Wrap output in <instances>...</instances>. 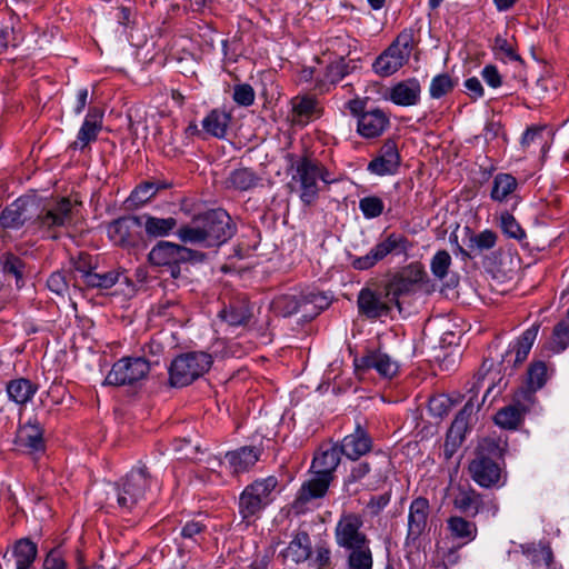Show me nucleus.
I'll return each instance as SVG.
<instances>
[{"mask_svg":"<svg viewBox=\"0 0 569 569\" xmlns=\"http://www.w3.org/2000/svg\"><path fill=\"white\" fill-rule=\"evenodd\" d=\"M237 227L223 209L208 210L193 218L190 224L179 228L177 234L184 243L203 248H218L230 240Z\"/></svg>","mask_w":569,"mask_h":569,"instance_id":"1","label":"nucleus"},{"mask_svg":"<svg viewBox=\"0 0 569 569\" xmlns=\"http://www.w3.org/2000/svg\"><path fill=\"white\" fill-rule=\"evenodd\" d=\"M506 446V442L496 436H488L479 440L475 458L468 467L470 477L477 485L482 488H491L499 483L501 468L497 461L502 459Z\"/></svg>","mask_w":569,"mask_h":569,"instance_id":"2","label":"nucleus"},{"mask_svg":"<svg viewBox=\"0 0 569 569\" xmlns=\"http://www.w3.org/2000/svg\"><path fill=\"white\" fill-rule=\"evenodd\" d=\"M292 168L295 171L292 182L296 184L300 201L306 207L313 206L319 199L320 182L331 184L338 181L321 161L309 156L301 157Z\"/></svg>","mask_w":569,"mask_h":569,"instance_id":"3","label":"nucleus"},{"mask_svg":"<svg viewBox=\"0 0 569 569\" xmlns=\"http://www.w3.org/2000/svg\"><path fill=\"white\" fill-rule=\"evenodd\" d=\"M73 221V204L69 198L51 199L43 203L37 200V213L32 220L33 232H39L47 239H58L61 231L71 227Z\"/></svg>","mask_w":569,"mask_h":569,"instance_id":"4","label":"nucleus"},{"mask_svg":"<svg viewBox=\"0 0 569 569\" xmlns=\"http://www.w3.org/2000/svg\"><path fill=\"white\" fill-rule=\"evenodd\" d=\"M390 460L386 452L378 450L363 460L353 461L343 486L353 493L361 490H375L386 479V469Z\"/></svg>","mask_w":569,"mask_h":569,"instance_id":"5","label":"nucleus"},{"mask_svg":"<svg viewBox=\"0 0 569 569\" xmlns=\"http://www.w3.org/2000/svg\"><path fill=\"white\" fill-rule=\"evenodd\" d=\"M206 258V253L201 251L169 241L158 242L148 254L151 264L167 268L173 279L181 277L182 270L188 269V263H199Z\"/></svg>","mask_w":569,"mask_h":569,"instance_id":"6","label":"nucleus"},{"mask_svg":"<svg viewBox=\"0 0 569 569\" xmlns=\"http://www.w3.org/2000/svg\"><path fill=\"white\" fill-rule=\"evenodd\" d=\"M415 43L412 29L402 30L391 44L373 61L372 70L379 77H390L409 60Z\"/></svg>","mask_w":569,"mask_h":569,"instance_id":"7","label":"nucleus"},{"mask_svg":"<svg viewBox=\"0 0 569 569\" xmlns=\"http://www.w3.org/2000/svg\"><path fill=\"white\" fill-rule=\"evenodd\" d=\"M212 362L207 352L181 353L171 361L169 382L172 387H186L208 372Z\"/></svg>","mask_w":569,"mask_h":569,"instance_id":"8","label":"nucleus"},{"mask_svg":"<svg viewBox=\"0 0 569 569\" xmlns=\"http://www.w3.org/2000/svg\"><path fill=\"white\" fill-rule=\"evenodd\" d=\"M152 479L144 465L139 463L114 487L118 506L129 511L144 499Z\"/></svg>","mask_w":569,"mask_h":569,"instance_id":"9","label":"nucleus"},{"mask_svg":"<svg viewBox=\"0 0 569 569\" xmlns=\"http://www.w3.org/2000/svg\"><path fill=\"white\" fill-rule=\"evenodd\" d=\"M428 274L420 262H411L386 283V297L401 310L400 299L413 295L420 284L427 281Z\"/></svg>","mask_w":569,"mask_h":569,"instance_id":"10","label":"nucleus"},{"mask_svg":"<svg viewBox=\"0 0 569 569\" xmlns=\"http://www.w3.org/2000/svg\"><path fill=\"white\" fill-rule=\"evenodd\" d=\"M151 370V363L141 356H127L116 361L108 372L104 385L122 387L137 386L147 379Z\"/></svg>","mask_w":569,"mask_h":569,"instance_id":"11","label":"nucleus"},{"mask_svg":"<svg viewBox=\"0 0 569 569\" xmlns=\"http://www.w3.org/2000/svg\"><path fill=\"white\" fill-rule=\"evenodd\" d=\"M410 248L411 243L405 234L391 232L371 248L367 254L355 258L351 264L356 270H368L389 254L407 256Z\"/></svg>","mask_w":569,"mask_h":569,"instance_id":"12","label":"nucleus"},{"mask_svg":"<svg viewBox=\"0 0 569 569\" xmlns=\"http://www.w3.org/2000/svg\"><path fill=\"white\" fill-rule=\"evenodd\" d=\"M362 527L363 519L360 515L355 512L343 513L335 528L336 543L345 550L370 543L368 536L362 531Z\"/></svg>","mask_w":569,"mask_h":569,"instance_id":"13","label":"nucleus"},{"mask_svg":"<svg viewBox=\"0 0 569 569\" xmlns=\"http://www.w3.org/2000/svg\"><path fill=\"white\" fill-rule=\"evenodd\" d=\"M110 240L122 248H136L143 242L139 216H126L112 221L108 227Z\"/></svg>","mask_w":569,"mask_h":569,"instance_id":"14","label":"nucleus"},{"mask_svg":"<svg viewBox=\"0 0 569 569\" xmlns=\"http://www.w3.org/2000/svg\"><path fill=\"white\" fill-rule=\"evenodd\" d=\"M37 213V200L33 198H19L0 213V226L3 229H19L26 222L32 230V220Z\"/></svg>","mask_w":569,"mask_h":569,"instance_id":"15","label":"nucleus"},{"mask_svg":"<svg viewBox=\"0 0 569 569\" xmlns=\"http://www.w3.org/2000/svg\"><path fill=\"white\" fill-rule=\"evenodd\" d=\"M479 408L480 403L475 402L473 397H470L462 409L457 413L446 437L445 450L448 457L451 456L452 451L462 443L466 432L470 426L472 415L479 410Z\"/></svg>","mask_w":569,"mask_h":569,"instance_id":"16","label":"nucleus"},{"mask_svg":"<svg viewBox=\"0 0 569 569\" xmlns=\"http://www.w3.org/2000/svg\"><path fill=\"white\" fill-rule=\"evenodd\" d=\"M539 328L540 326L538 323H533L509 345V349L502 356L501 360L505 370L508 368L513 369L523 363L538 336Z\"/></svg>","mask_w":569,"mask_h":569,"instance_id":"17","label":"nucleus"},{"mask_svg":"<svg viewBox=\"0 0 569 569\" xmlns=\"http://www.w3.org/2000/svg\"><path fill=\"white\" fill-rule=\"evenodd\" d=\"M357 303L359 313L369 319L388 316L395 306V302L386 297V288L382 292H376L369 288L361 289Z\"/></svg>","mask_w":569,"mask_h":569,"instance_id":"18","label":"nucleus"},{"mask_svg":"<svg viewBox=\"0 0 569 569\" xmlns=\"http://www.w3.org/2000/svg\"><path fill=\"white\" fill-rule=\"evenodd\" d=\"M338 448L347 459L357 461L372 451L373 440L367 430L358 423L352 433L343 437Z\"/></svg>","mask_w":569,"mask_h":569,"instance_id":"19","label":"nucleus"},{"mask_svg":"<svg viewBox=\"0 0 569 569\" xmlns=\"http://www.w3.org/2000/svg\"><path fill=\"white\" fill-rule=\"evenodd\" d=\"M44 430L34 418L21 425L17 431L14 443L30 455L42 453L46 450Z\"/></svg>","mask_w":569,"mask_h":569,"instance_id":"20","label":"nucleus"},{"mask_svg":"<svg viewBox=\"0 0 569 569\" xmlns=\"http://www.w3.org/2000/svg\"><path fill=\"white\" fill-rule=\"evenodd\" d=\"M356 370L366 371L375 369L382 378L391 379L399 371V363L388 353L380 350L369 351L353 360Z\"/></svg>","mask_w":569,"mask_h":569,"instance_id":"21","label":"nucleus"},{"mask_svg":"<svg viewBox=\"0 0 569 569\" xmlns=\"http://www.w3.org/2000/svg\"><path fill=\"white\" fill-rule=\"evenodd\" d=\"M401 163V158L393 140L388 139L380 148L378 156L375 157L367 167V170L376 176H392L397 173Z\"/></svg>","mask_w":569,"mask_h":569,"instance_id":"22","label":"nucleus"},{"mask_svg":"<svg viewBox=\"0 0 569 569\" xmlns=\"http://www.w3.org/2000/svg\"><path fill=\"white\" fill-rule=\"evenodd\" d=\"M331 481L312 473V477L302 482L292 502V509L297 513L305 512L309 502L323 498Z\"/></svg>","mask_w":569,"mask_h":569,"instance_id":"23","label":"nucleus"},{"mask_svg":"<svg viewBox=\"0 0 569 569\" xmlns=\"http://www.w3.org/2000/svg\"><path fill=\"white\" fill-rule=\"evenodd\" d=\"M390 126L389 114L380 109L367 110L357 121V132L365 139L380 137Z\"/></svg>","mask_w":569,"mask_h":569,"instance_id":"24","label":"nucleus"},{"mask_svg":"<svg viewBox=\"0 0 569 569\" xmlns=\"http://www.w3.org/2000/svg\"><path fill=\"white\" fill-rule=\"evenodd\" d=\"M519 392H515L512 402L501 408L495 416V422L503 429L513 430L521 423L523 416L533 402L527 401Z\"/></svg>","mask_w":569,"mask_h":569,"instance_id":"25","label":"nucleus"},{"mask_svg":"<svg viewBox=\"0 0 569 569\" xmlns=\"http://www.w3.org/2000/svg\"><path fill=\"white\" fill-rule=\"evenodd\" d=\"M429 511L428 499L418 497L411 501L408 513L407 540L416 541L422 536L427 528Z\"/></svg>","mask_w":569,"mask_h":569,"instance_id":"26","label":"nucleus"},{"mask_svg":"<svg viewBox=\"0 0 569 569\" xmlns=\"http://www.w3.org/2000/svg\"><path fill=\"white\" fill-rule=\"evenodd\" d=\"M102 119L103 112L100 109L90 108L71 147L83 150L89 143L96 141L102 129Z\"/></svg>","mask_w":569,"mask_h":569,"instance_id":"27","label":"nucleus"},{"mask_svg":"<svg viewBox=\"0 0 569 569\" xmlns=\"http://www.w3.org/2000/svg\"><path fill=\"white\" fill-rule=\"evenodd\" d=\"M549 378V369L545 361H532L527 369L526 385L517 390L525 400L535 403V393L540 390Z\"/></svg>","mask_w":569,"mask_h":569,"instance_id":"28","label":"nucleus"},{"mask_svg":"<svg viewBox=\"0 0 569 569\" xmlns=\"http://www.w3.org/2000/svg\"><path fill=\"white\" fill-rule=\"evenodd\" d=\"M341 453L338 448V443L332 445L326 449H320L318 453L313 457L311 463V472L328 479L332 482L335 478V471L338 468Z\"/></svg>","mask_w":569,"mask_h":569,"instance_id":"29","label":"nucleus"},{"mask_svg":"<svg viewBox=\"0 0 569 569\" xmlns=\"http://www.w3.org/2000/svg\"><path fill=\"white\" fill-rule=\"evenodd\" d=\"M421 86L418 79L409 78L397 82L389 91V100L400 107H411L419 103Z\"/></svg>","mask_w":569,"mask_h":569,"instance_id":"30","label":"nucleus"},{"mask_svg":"<svg viewBox=\"0 0 569 569\" xmlns=\"http://www.w3.org/2000/svg\"><path fill=\"white\" fill-rule=\"evenodd\" d=\"M311 556V540L306 531H297L289 545L279 553L283 561L299 565Z\"/></svg>","mask_w":569,"mask_h":569,"instance_id":"31","label":"nucleus"},{"mask_svg":"<svg viewBox=\"0 0 569 569\" xmlns=\"http://www.w3.org/2000/svg\"><path fill=\"white\" fill-rule=\"evenodd\" d=\"M261 450L254 446H244L237 450L229 451L224 458L232 472L240 473L248 471L259 460Z\"/></svg>","mask_w":569,"mask_h":569,"instance_id":"32","label":"nucleus"},{"mask_svg":"<svg viewBox=\"0 0 569 569\" xmlns=\"http://www.w3.org/2000/svg\"><path fill=\"white\" fill-rule=\"evenodd\" d=\"M141 228L149 238H162L169 236L177 227L178 221L173 217L160 218L149 213L139 214Z\"/></svg>","mask_w":569,"mask_h":569,"instance_id":"33","label":"nucleus"},{"mask_svg":"<svg viewBox=\"0 0 569 569\" xmlns=\"http://www.w3.org/2000/svg\"><path fill=\"white\" fill-rule=\"evenodd\" d=\"M6 391L9 400L18 406H26L38 391V385L27 378H18L7 383Z\"/></svg>","mask_w":569,"mask_h":569,"instance_id":"34","label":"nucleus"},{"mask_svg":"<svg viewBox=\"0 0 569 569\" xmlns=\"http://www.w3.org/2000/svg\"><path fill=\"white\" fill-rule=\"evenodd\" d=\"M218 316L229 326L239 327L246 326L250 321L252 310L248 301L237 300L226 306Z\"/></svg>","mask_w":569,"mask_h":569,"instance_id":"35","label":"nucleus"},{"mask_svg":"<svg viewBox=\"0 0 569 569\" xmlns=\"http://www.w3.org/2000/svg\"><path fill=\"white\" fill-rule=\"evenodd\" d=\"M453 506L460 512L475 517L483 506L482 496L472 488H459L453 498Z\"/></svg>","mask_w":569,"mask_h":569,"instance_id":"36","label":"nucleus"},{"mask_svg":"<svg viewBox=\"0 0 569 569\" xmlns=\"http://www.w3.org/2000/svg\"><path fill=\"white\" fill-rule=\"evenodd\" d=\"M522 553L533 567L546 566L549 568L553 562V552L548 543H526L520 546Z\"/></svg>","mask_w":569,"mask_h":569,"instance_id":"37","label":"nucleus"},{"mask_svg":"<svg viewBox=\"0 0 569 569\" xmlns=\"http://www.w3.org/2000/svg\"><path fill=\"white\" fill-rule=\"evenodd\" d=\"M38 548L34 542L23 538L16 542L12 549L16 569H30L36 560Z\"/></svg>","mask_w":569,"mask_h":569,"instance_id":"38","label":"nucleus"},{"mask_svg":"<svg viewBox=\"0 0 569 569\" xmlns=\"http://www.w3.org/2000/svg\"><path fill=\"white\" fill-rule=\"evenodd\" d=\"M72 273H73V286H82L89 276L98 269V262L94 257L89 253L80 252L76 258L71 260Z\"/></svg>","mask_w":569,"mask_h":569,"instance_id":"39","label":"nucleus"},{"mask_svg":"<svg viewBox=\"0 0 569 569\" xmlns=\"http://www.w3.org/2000/svg\"><path fill=\"white\" fill-rule=\"evenodd\" d=\"M518 187L517 179L510 173H498L493 177L490 198L497 202H505L515 193Z\"/></svg>","mask_w":569,"mask_h":569,"instance_id":"40","label":"nucleus"},{"mask_svg":"<svg viewBox=\"0 0 569 569\" xmlns=\"http://www.w3.org/2000/svg\"><path fill=\"white\" fill-rule=\"evenodd\" d=\"M260 181L257 173L249 168H239L230 172L226 184L238 191H248L254 188Z\"/></svg>","mask_w":569,"mask_h":569,"instance_id":"41","label":"nucleus"},{"mask_svg":"<svg viewBox=\"0 0 569 569\" xmlns=\"http://www.w3.org/2000/svg\"><path fill=\"white\" fill-rule=\"evenodd\" d=\"M447 526L450 535L456 539L470 542L477 537V526L475 522L469 521L460 516H452L447 520Z\"/></svg>","mask_w":569,"mask_h":569,"instance_id":"42","label":"nucleus"},{"mask_svg":"<svg viewBox=\"0 0 569 569\" xmlns=\"http://www.w3.org/2000/svg\"><path fill=\"white\" fill-rule=\"evenodd\" d=\"M229 122V113L216 109L202 120V128L207 133L221 139L227 133Z\"/></svg>","mask_w":569,"mask_h":569,"instance_id":"43","label":"nucleus"},{"mask_svg":"<svg viewBox=\"0 0 569 569\" xmlns=\"http://www.w3.org/2000/svg\"><path fill=\"white\" fill-rule=\"evenodd\" d=\"M268 505L260 500L253 492L247 487L242 491L239 498V513L243 520L248 522L256 517L261 510Z\"/></svg>","mask_w":569,"mask_h":569,"instance_id":"44","label":"nucleus"},{"mask_svg":"<svg viewBox=\"0 0 569 569\" xmlns=\"http://www.w3.org/2000/svg\"><path fill=\"white\" fill-rule=\"evenodd\" d=\"M121 277L122 272L117 269H111L103 272H99L97 269L89 276L82 286L89 289L107 290L118 283Z\"/></svg>","mask_w":569,"mask_h":569,"instance_id":"45","label":"nucleus"},{"mask_svg":"<svg viewBox=\"0 0 569 569\" xmlns=\"http://www.w3.org/2000/svg\"><path fill=\"white\" fill-rule=\"evenodd\" d=\"M347 550L349 551L347 557L348 569H372L373 557L370 549V543Z\"/></svg>","mask_w":569,"mask_h":569,"instance_id":"46","label":"nucleus"},{"mask_svg":"<svg viewBox=\"0 0 569 569\" xmlns=\"http://www.w3.org/2000/svg\"><path fill=\"white\" fill-rule=\"evenodd\" d=\"M162 188H164V186L152 181L141 182L132 190L128 202L136 208L141 207L150 201Z\"/></svg>","mask_w":569,"mask_h":569,"instance_id":"47","label":"nucleus"},{"mask_svg":"<svg viewBox=\"0 0 569 569\" xmlns=\"http://www.w3.org/2000/svg\"><path fill=\"white\" fill-rule=\"evenodd\" d=\"M305 299L292 295H282L272 300L271 308L274 313L281 317H290L297 313Z\"/></svg>","mask_w":569,"mask_h":569,"instance_id":"48","label":"nucleus"},{"mask_svg":"<svg viewBox=\"0 0 569 569\" xmlns=\"http://www.w3.org/2000/svg\"><path fill=\"white\" fill-rule=\"evenodd\" d=\"M492 51L495 57L505 63L509 61H522L512 42L500 34L496 36L493 40Z\"/></svg>","mask_w":569,"mask_h":569,"instance_id":"49","label":"nucleus"},{"mask_svg":"<svg viewBox=\"0 0 569 569\" xmlns=\"http://www.w3.org/2000/svg\"><path fill=\"white\" fill-rule=\"evenodd\" d=\"M277 486L278 479L274 476H269L267 478L256 480L251 485L247 486V488L260 500L269 505L272 501V491L277 488Z\"/></svg>","mask_w":569,"mask_h":569,"instance_id":"50","label":"nucleus"},{"mask_svg":"<svg viewBox=\"0 0 569 569\" xmlns=\"http://www.w3.org/2000/svg\"><path fill=\"white\" fill-rule=\"evenodd\" d=\"M498 236L495 231L486 229L469 238V248L473 252L481 253L491 250L497 244Z\"/></svg>","mask_w":569,"mask_h":569,"instance_id":"51","label":"nucleus"},{"mask_svg":"<svg viewBox=\"0 0 569 569\" xmlns=\"http://www.w3.org/2000/svg\"><path fill=\"white\" fill-rule=\"evenodd\" d=\"M499 226L505 236L515 240H522L526 238V231L521 228L516 218L507 210L500 213Z\"/></svg>","mask_w":569,"mask_h":569,"instance_id":"52","label":"nucleus"},{"mask_svg":"<svg viewBox=\"0 0 569 569\" xmlns=\"http://www.w3.org/2000/svg\"><path fill=\"white\" fill-rule=\"evenodd\" d=\"M552 350L557 353L565 351L569 347V318L560 320L552 330L551 336Z\"/></svg>","mask_w":569,"mask_h":569,"instance_id":"53","label":"nucleus"},{"mask_svg":"<svg viewBox=\"0 0 569 569\" xmlns=\"http://www.w3.org/2000/svg\"><path fill=\"white\" fill-rule=\"evenodd\" d=\"M456 81L448 74H437L431 79L429 93L432 99H440L453 90Z\"/></svg>","mask_w":569,"mask_h":569,"instance_id":"54","label":"nucleus"},{"mask_svg":"<svg viewBox=\"0 0 569 569\" xmlns=\"http://www.w3.org/2000/svg\"><path fill=\"white\" fill-rule=\"evenodd\" d=\"M292 111L299 119H309L317 111V100L309 96L295 97L291 100Z\"/></svg>","mask_w":569,"mask_h":569,"instance_id":"55","label":"nucleus"},{"mask_svg":"<svg viewBox=\"0 0 569 569\" xmlns=\"http://www.w3.org/2000/svg\"><path fill=\"white\" fill-rule=\"evenodd\" d=\"M353 68L355 66H350L349 62H346L345 56L341 54L337 61L327 67L326 79L332 84L338 83L348 76Z\"/></svg>","mask_w":569,"mask_h":569,"instance_id":"56","label":"nucleus"},{"mask_svg":"<svg viewBox=\"0 0 569 569\" xmlns=\"http://www.w3.org/2000/svg\"><path fill=\"white\" fill-rule=\"evenodd\" d=\"M359 209L367 219H375L382 214L385 204L377 196L363 197L359 200Z\"/></svg>","mask_w":569,"mask_h":569,"instance_id":"57","label":"nucleus"},{"mask_svg":"<svg viewBox=\"0 0 569 569\" xmlns=\"http://www.w3.org/2000/svg\"><path fill=\"white\" fill-rule=\"evenodd\" d=\"M450 266L451 256L446 250L437 251L430 261L431 272L439 280H442L448 274Z\"/></svg>","mask_w":569,"mask_h":569,"instance_id":"58","label":"nucleus"},{"mask_svg":"<svg viewBox=\"0 0 569 569\" xmlns=\"http://www.w3.org/2000/svg\"><path fill=\"white\" fill-rule=\"evenodd\" d=\"M22 269H23V262L19 257H17L12 253H9L4 257V261L2 264V271L6 274H12L17 280L18 287H20V281L22 280Z\"/></svg>","mask_w":569,"mask_h":569,"instance_id":"59","label":"nucleus"},{"mask_svg":"<svg viewBox=\"0 0 569 569\" xmlns=\"http://www.w3.org/2000/svg\"><path fill=\"white\" fill-rule=\"evenodd\" d=\"M233 100L239 106H251L254 101L253 88L248 83L237 84L233 89Z\"/></svg>","mask_w":569,"mask_h":569,"instance_id":"60","label":"nucleus"},{"mask_svg":"<svg viewBox=\"0 0 569 569\" xmlns=\"http://www.w3.org/2000/svg\"><path fill=\"white\" fill-rule=\"evenodd\" d=\"M47 287L51 292L58 296H63L69 288L66 276L60 271H56L50 274L47 280Z\"/></svg>","mask_w":569,"mask_h":569,"instance_id":"61","label":"nucleus"},{"mask_svg":"<svg viewBox=\"0 0 569 569\" xmlns=\"http://www.w3.org/2000/svg\"><path fill=\"white\" fill-rule=\"evenodd\" d=\"M43 569H67V563L59 548L51 549L44 558Z\"/></svg>","mask_w":569,"mask_h":569,"instance_id":"62","label":"nucleus"},{"mask_svg":"<svg viewBox=\"0 0 569 569\" xmlns=\"http://www.w3.org/2000/svg\"><path fill=\"white\" fill-rule=\"evenodd\" d=\"M481 77L483 81L491 88L497 89L502 84V78L493 64H487L481 70Z\"/></svg>","mask_w":569,"mask_h":569,"instance_id":"63","label":"nucleus"},{"mask_svg":"<svg viewBox=\"0 0 569 569\" xmlns=\"http://www.w3.org/2000/svg\"><path fill=\"white\" fill-rule=\"evenodd\" d=\"M542 133H543L542 127L528 128L521 137L520 143H521L522 148H528L532 143L542 142V140H543Z\"/></svg>","mask_w":569,"mask_h":569,"instance_id":"64","label":"nucleus"}]
</instances>
